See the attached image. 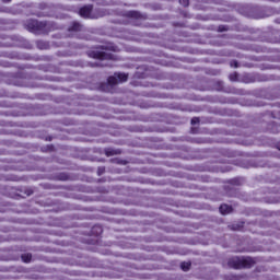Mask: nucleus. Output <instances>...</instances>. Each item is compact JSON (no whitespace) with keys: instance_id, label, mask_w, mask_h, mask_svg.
<instances>
[{"instance_id":"8","label":"nucleus","mask_w":280,"mask_h":280,"mask_svg":"<svg viewBox=\"0 0 280 280\" xmlns=\"http://www.w3.org/2000/svg\"><path fill=\"white\" fill-rule=\"evenodd\" d=\"M115 77L117 78L118 82H128V74L124 72H116Z\"/></svg>"},{"instance_id":"10","label":"nucleus","mask_w":280,"mask_h":280,"mask_svg":"<svg viewBox=\"0 0 280 280\" xmlns=\"http://www.w3.org/2000/svg\"><path fill=\"white\" fill-rule=\"evenodd\" d=\"M117 154H121V151L115 150V149H112V148L105 149V155L106 156H115Z\"/></svg>"},{"instance_id":"24","label":"nucleus","mask_w":280,"mask_h":280,"mask_svg":"<svg viewBox=\"0 0 280 280\" xmlns=\"http://www.w3.org/2000/svg\"><path fill=\"white\" fill-rule=\"evenodd\" d=\"M37 46H38V47H42V46H43V42H38V43H37Z\"/></svg>"},{"instance_id":"3","label":"nucleus","mask_w":280,"mask_h":280,"mask_svg":"<svg viewBox=\"0 0 280 280\" xmlns=\"http://www.w3.org/2000/svg\"><path fill=\"white\" fill-rule=\"evenodd\" d=\"M93 13V4H86L79 10V15L82 19H91V14Z\"/></svg>"},{"instance_id":"5","label":"nucleus","mask_w":280,"mask_h":280,"mask_svg":"<svg viewBox=\"0 0 280 280\" xmlns=\"http://www.w3.org/2000/svg\"><path fill=\"white\" fill-rule=\"evenodd\" d=\"M255 264H257V262L252 257L241 258V269L242 268H253V266H255Z\"/></svg>"},{"instance_id":"7","label":"nucleus","mask_w":280,"mask_h":280,"mask_svg":"<svg viewBox=\"0 0 280 280\" xmlns=\"http://www.w3.org/2000/svg\"><path fill=\"white\" fill-rule=\"evenodd\" d=\"M68 32H82V25L80 22H72L68 28Z\"/></svg>"},{"instance_id":"21","label":"nucleus","mask_w":280,"mask_h":280,"mask_svg":"<svg viewBox=\"0 0 280 280\" xmlns=\"http://www.w3.org/2000/svg\"><path fill=\"white\" fill-rule=\"evenodd\" d=\"M230 66H231V67H234V69H237V67H240V63L237 62V60H232V61L230 62Z\"/></svg>"},{"instance_id":"14","label":"nucleus","mask_w":280,"mask_h":280,"mask_svg":"<svg viewBox=\"0 0 280 280\" xmlns=\"http://www.w3.org/2000/svg\"><path fill=\"white\" fill-rule=\"evenodd\" d=\"M92 233L95 234V235H102V233H103L102 226H100V225H94V226L92 228Z\"/></svg>"},{"instance_id":"1","label":"nucleus","mask_w":280,"mask_h":280,"mask_svg":"<svg viewBox=\"0 0 280 280\" xmlns=\"http://www.w3.org/2000/svg\"><path fill=\"white\" fill-rule=\"evenodd\" d=\"M26 30L33 34H48L49 24L47 22H40L38 20H28L26 22Z\"/></svg>"},{"instance_id":"18","label":"nucleus","mask_w":280,"mask_h":280,"mask_svg":"<svg viewBox=\"0 0 280 280\" xmlns=\"http://www.w3.org/2000/svg\"><path fill=\"white\" fill-rule=\"evenodd\" d=\"M190 124H191V126H196V124H200V118H198V117L191 118Z\"/></svg>"},{"instance_id":"6","label":"nucleus","mask_w":280,"mask_h":280,"mask_svg":"<svg viewBox=\"0 0 280 280\" xmlns=\"http://www.w3.org/2000/svg\"><path fill=\"white\" fill-rule=\"evenodd\" d=\"M219 211L222 215H226L229 213H233V207L226 203H223L219 207Z\"/></svg>"},{"instance_id":"20","label":"nucleus","mask_w":280,"mask_h":280,"mask_svg":"<svg viewBox=\"0 0 280 280\" xmlns=\"http://www.w3.org/2000/svg\"><path fill=\"white\" fill-rule=\"evenodd\" d=\"M180 5H183L184 8H188L189 5V0H179Z\"/></svg>"},{"instance_id":"11","label":"nucleus","mask_w":280,"mask_h":280,"mask_svg":"<svg viewBox=\"0 0 280 280\" xmlns=\"http://www.w3.org/2000/svg\"><path fill=\"white\" fill-rule=\"evenodd\" d=\"M128 19H141V13L138 11H129L127 12Z\"/></svg>"},{"instance_id":"23","label":"nucleus","mask_w":280,"mask_h":280,"mask_svg":"<svg viewBox=\"0 0 280 280\" xmlns=\"http://www.w3.org/2000/svg\"><path fill=\"white\" fill-rule=\"evenodd\" d=\"M47 150H49V152H54V144L48 145Z\"/></svg>"},{"instance_id":"9","label":"nucleus","mask_w":280,"mask_h":280,"mask_svg":"<svg viewBox=\"0 0 280 280\" xmlns=\"http://www.w3.org/2000/svg\"><path fill=\"white\" fill-rule=\"evenodd\" d=\"M107 84H109V86H117V84H119V81L117 77L114 74L107 78Z\"/></svg>"},{"instance_id":"26","label":"nucleus","mask_w":280,"mask_h":280,"mask_svg":"<svg viewBox=\"0 0 280 280\" xmlns=\"http://www.w3.org/2000/svg\"><path fill=\"white\" fill-rule=\"evenodd\" d=\"M231 93H240V92H237V90H233V91H231Z\"/></svg>"},{"instance_id":"16","label":"nucleus","mask_w":280,"mask_h":280,"mask_svg":"<svg viewBox=\"0 0 280 280\" xmlns=\"http://www.w3.org/2000/svg\"><path fill=\"white\" fill-rule=\"evenodd\" d=\"M180 268H182V270H184V272H187L191 268V262L184 261L180 264Z\"/></svg>"},{"instance_id":"13","label":"nucleus","mask_w":280,"mask_h":280,"mask_svg":"<svg viewBox=\"0 0 280 280\" xmlns=\"http://www.w3.org/2000/svg\"><path fill=\"white\" fill-rule=\"evenodd\" d=\"M21 259L24 264H30L32 261V254H22Z\"/></svg>"},{"instance_id":"19","label":"nucleus","mask_w":280,"mask_h":280,"mask_svg":"<svg viewBox=\"0 0 280 280\" xmlns=\"http://www.w3.org/2000/svg\"><path fill=\"white\" fill-rule=\"evenodd\" d=\"M104 172H106V167L100 166V167L97 168V174H98V176H102V174H104Z\"/></svg>"},{"instance_id":"15","label":"nucleus","mask_w":280,"mask_h":280,"mask_svg":"<svg viewBox=\"0 0 280 280\" xmlns=\"http://www.w3.org/2000/svg\"><path fill=\"white\" fill-rule=\"evenodd\" d=\"M229 80L231 82H237V80H240V74L237 72H232L230 75H229Z\"/></svg>"},{"instance_id":"12","label":"nucleus","mask_w":280,"mask_h":280,"mask_svg":"<svg viewBox=\"0 0 280 280\" xmlns=\"http://www.w3.org/2000/svg\"><path fill=\"white\" fill-rule=\"evenodd\" d=\"M230 185H234L235 187H240L242 185V178L235 177L229 180Z\"/></svg>"},{"instance_id":"4","label":"nucleus","mask_w":280,"mask_h":280,"mask_svg":"<svg viewBox=\"0 0 280 280\" xmlns=\"http://www.w3.org/2000/svg\"><path fill=\"white\" fill-rule=\"evenodd\" d=\"M228 266L234 270H242V258L232 257L228 260Z\"/></svg>"},{"instance_id":"25","label":"nucleus","mask_w":280,"mask_h":280,"mask_svg":"<svg viewBox=\"0 0 280 280\" xmlns=\"http://www.w3.org/2000/svg\"><path fill=\"white\" fill-rule=\"evenodd\" d=\"M3 1V3H10V1H12V0H2Z\"/></svg>"},{"instance_id":"2","label":"nucleus","mask_w":280,"mask_h":280,"mask_svg":"<svg viewBox=\"0 0 280 280\" xmlns=\"http://www.w3.org/2000/svg\"><path fill=\"white\" fill-rule=\"evenodd\" d=\"M89 58H94V60H112L113 55L107 54L105 51H100V50H89L88 51Z\"/></svg>"},{"instance_id":"17","label":"nucleus","mask_w":280,"mask_h":280,"mask_svg":"<svg viewBox=\"0 0 280 280\" xmlns=\"http://www.w3.org/2000/svg\"><path fill=\"white\" fill-rule=\"evenodd\" d=\"M214 86L217 91H224V83L222 81H218Z\"/></svg>"},{"instance_id":"22","label":"nucleus","mask_w":280,"mask_h":280,"mask_svg":"<svg viewBox=\"0 0 280 280\" xmlns=\"http://www.w3.org/2000/svg\"><path fill=\"white\" fill-rule=\"evenodd\" d=\"M229 30V27L221 25L219 26V32H226Z\"/></svg>"}]
</instances>
